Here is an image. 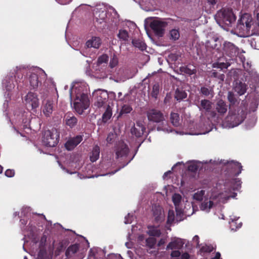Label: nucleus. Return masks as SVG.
I'll use <instances>...</instances> for the list:
<instances>
[{"instance_id": "1", "label": "nucleus", "mask_w": 259, "mask_h": 259, "mask_svg": "<svg viewBox=\"0 0 259 259\" xmlns=\"http://www.w3.org/2000/svg\"><path fill=\"white\" fill-rule=\"evenodd\" d=\"M129 148L128 146L123 142L119 143L115 150L116 158L121 159V160H123V161L120 162L121 165L119 166V167L117 169L112 171L111 174H114L119 169L127 165L131 161L132 159H129L127 158Z\"/></svg>"}, {"instance_id": "2", "label": "nucleus", "mask_w": 259, "mask_h": 259, "mask_svg": "<svg viewBox=\"0 0 259 259\" xmlns=\"http://www.w3.org/2000/svg\"><path fill=\"white\" fill-rule=\"evenodd\" d=\"M246 112L241 108L232 111L230 110L226 118V122L230 126L235 127L241 123L246 118Z\"/></svg>"}, {"instance_id": "3", "label": "nucleus", "mask_w": 259, "mask_h": 259, "mask_svg": "<svg viewBox=\"0 0 259 259\" xmlns=\"http://www.w3.org/2000/svg\"><path fill=\"white\" fill-rule=\"evenodd\" d=\"M60 133L56 128L45 131L43 134L42 142L43 144L48 147H55L59 142Z\"/></svg>"}, {"instance_id": "4", "label": "nucleus", "mask_w": 259, "mask_h": 259, "mask_svg": "<svg viewBox=\"0 0 259 259\" xmlns=\"http://www.w3.org/2000/svg\"><path fill=\"white\" fill-rule=\"evenodd\" d=\"M146 115L149 121L155 123H161L162 126H158L157 127L158 131H165L167 130L166 126H164V123L166 122L163 113L159 110L156 109H150L146 112ZM166 123L165 125H166Z\"/></svg>"}, {"instance_id": "5", "label": "nucleus", "mask_w": 259, "mask_h": 259, "mask_svg": "<svg viewBox=\"0 0 259 259\" xmlns=\"http://www.w3.org/2000/svg\"><path fill=\"white\" fill-rule=\"evenodd\" d=\"M89 100L87 94L82 93L79 96L76 95L74 103V108L78 113L81 114L84 110L89 107Z\"/></svg>"}, {"instance_id": "6", "label": "nucleus", "mask_w": 259, "mask_h": 259, "mask_svg": "<svg viewBox=\"0 0 259 259\" xmlns=\"http://www.w3.org/2000/svg\"><path fill=\"white\" fill-rule=\"evenodd\" d=\"M252 24L253 21L251 15L248 13H245L241 16L239 20L237 28L247 33L249 31Z\"/></svg>"}, {"instance_id": "7", "label": "nucleus", "mask_w": 259, "mask_h": 259, "mask_svg": "<svg viewBox=\"0 0 259 259\" xmlns=\"http://www.w3.org/2000/svg\"><path fill=\"white\" fill-rule=\"evenodd\" d=\"M93 96L96 98L94 105L97 107H104L108 105L107 102L108 95L106 92L100 90H97L94 93Z\"/></svg>"}, {"instance_id": "8", "label": "nucleus", "mask_w": 259, "mask_h": 259, "mask_svg": "<svg viewBox=\"0 0 259 259\" xmlns=\"http://www.w3.org/2000/svg\"><path fill=\"white\" fill-rule=\"evenodd\" d=\"M167 25V23L165 21L154 20L150 23V26L156 35L161 37L164 33V29Z\"/></svg>"}, {"instance_id": "9", "label": "nucleus", "mask_w": 259, "mask_h": 259, "mask_svg": "<svg viewBox=\"0 0 259 259\" xmlns=\"http://www.w3.org/2000/svg\"><path fill=\"white\" fill-rule=\"evenodd\" d=\"M197 106L200 111L208 113L211 118H215L218 116L215 111L211 110L212 103L210 100L207 99L201 100L200 104Z\"/></svg>"}, {"instance_id": "10", "label": "nucleus", "mask_w": 259, "mask_h": 259, "mask_svg": "<svg viewBox=\"0 0 259 259\" xmlns=\"http://www.w3.org/2000/svg\"><path fill=\"white\" fill-rule=\"evenodd\" d=\"M25 101L26 106L31 109L36 108L39 106V100L36 94L29 92L25 96Z\"/></svg>"}, {"instance_id": "11", "label": "nucleus", "mask_w": 259, "mask_h": 259, "mask_svg": "<svg viewBox=\"0 0 259 259\" xmlns=\"http://www.w3.org/2000/svg\"><path fill=\"white\" fill-rule=\"evenodd\" d=\"M222 21L227 26H231L236 20V16L231 10H224L221 14Z\"/></svg>"}, {"instance_id": "12", "label": "nucleus", "mask_w": 259, "mask_h": 259, "mask_svg": "<svg viewBox=\"0 0 259 259\" xmlns=\"http://www.w3.org/2000/svg\"><path fill=\"white\" fill-rule=\"evenodd\" d=\"M244 70V76H245V81H249L252 78H256L258 77V75L256 71L251 68L250 63L246 62L243 64Z\"/></svg>"}, {"instance_id": "13", "label": "nucleus", "mask_w": 259, "mask_h": 259, "mask_svg": "<svg viewBox=\"0 0 259 259\" xmlns=\"http://www.w3.org/2000/svg\"><path fill=\"white\" fill-rule=\"evenodd\" d=\"M95 17L96 25L100 28H104L106 26L107 12L104 11L96 12Z\"/></svg>"}, {"instance_id": "14", "label": "nucleus", "mask_w": 259, "mask_h": 259, "mask_svg": "<svg viewBox=\"0 0 259 259\" xmlns=\"http://www.w3.org/2000/svg\"><path fill=\"white\" fill-rule=\"evenodd\" d=\"M227 110L228 106L226 102L222 99H220L217 102L213 111H215L218 115V116L215 118H219L220 116H224L227 112Z\"/></svg>"}, {"instance_id": "15", "label": "nucleus", "mask_w": 259, "mask_h": 259, "mask_svg": "<svg viewBox=\"0 0 259 259\" xmlns=\"http://www.w3.org/2000/svg\"><path fill=\"white\" fill-rule=\"evenodd\" d=\"M223 50L224 53L230 57L236 56L238 54V48L230 42H224Z\"/></svg>"}, {"instance_id": "16", "label": "nucleus", "mask_w": 259, "mask_h": 259, "mask_svg": "<svg viewBox=\"0 0 259 259\" xmlns=\"http://www.w3.org/2000/svg\"><path fill=\"white\" fill-rule=\"evenodd\" d=\"M82 140V136L77 135L73 138L69 139L65 144V147L68 150H73Z\"/></svg>"}, {"instance_id": "17", "label": "nucleus", "mask_w": 259, "mask_h": 259, "mask_svg": "<svg viewBox=\"0 0 259 259\" xmlns=\"http://www.w3.org/2000/svg\"><path fill=\"white\" fill-rule=\"evenodd\" d=\"M145 130V127L141 121H137L136 124L132 127L131 133L137 137H141Z\"/></svg>"}, {"instance_id": "18", "label": "nucleus", "mask_w": 259, "mask_h": 259, "mask_svg": "<svg viewBox=\"0 0 259 259\" xmlns=\"http://www.w3.org/2000/svg\"><path fill=\"white\" fill-rule=\"evenodd\" d=\"M153 214L156 223L161 222L164 220V214L161 207L155 205L152 208Z\"/></svg>"}, {"instance_id": "19", "label": "nucleus", "mask_w": 259, "mask_h": 259, "mask_svg": "<svg viewBox=\"0 0 259 259\" xmlns=\"http://www.w3.org/2000/svg\"><path fill=\"white\" fill-rule=\"evenodd\" d=\"M227 166L228 168H231L232 170V175L234 176H238L242 171V166L240 163L237 161H231L228 162Z\"/></svg>"}, {"instance_id": "20", "label": "nucleus", "mask_w": 259, "mask_h": 259, "mask_svg": "<svg viewBox=\"0 0 259 259\" xmlns=\"http://www.w3.org/2000/svg\"><path fill=\"white\" fill-rule=\"evenodd\" d=\"M65 124L70 128L74 127L77 123L78 120L71 112L67 113L64 117Z\"/></svg>"}, {"instance_id": "21", "label": "nucleus", "mask_w": 259, "mask_h": 259, "mask_svg": "<svg viewBox=\"0 0 259 259\" xmlns=\"http://www.w3.org/2000/svg\"><path fill=\"white\" fill-rule=\"evenodd\" d=\"M185 242L181 238H175L167 245V249H180L183 246Z\"/></svg>"}, {"instance_id": "22", "label": "nucleus", "mask_w": 259, "mask_h": 259, "mask_svg": "<svg viewBox=\"0 0 259 259\" xmlns=\"http://www.w3.org/2000/svg\"><path fill=\"white\" fill-rule=\"evenodd\" d=\"M101 44V39L98 37H93L86 42V46L88 48H94L96 49H98Z\"/></svg>"}, {"instance_id": "23", "label": "nucleus", "mask_w": 259, "mask_h": 259, "mask_svg": "<svg viewBox=\"0 0 259 259\" xmlns=\"http://www.w3.org/2000/svg\"><path fill=\"white\" fill-rule=\"evenodd\" d=\"M30 85L31 89H36L40 82L38 80V75L35 73H31L29 77Z\"/></svg>"}, {"instance_id": "24", "label": "nucleus", "mask_w": 259, "mask_h": 259, "mask_svg": "<svg viewBox=\"0 0 259 259\" xmlns=\"http://www.w3.org/2000/svg\"><path fill=\"white\" fill-rule=\"evenodd\" d=\"M53 101L47 100L43 108L44 114L47 117L50 116L53 112Z\"/></svg>"}, {"instance_id": "25", "label": "nucleus", "mask_w": 259, "mask_h": 259, "mask_svg": "<svg viewBox=\"0 0 259 259\" xmlns=\"http://www.w3.org/2000/svg\"><path fill=\"white\" fill-rule=\"evenodd\" d=\"M172 202L176 206V210L177 212V215H181V214L183 215V213L182 210H178V206L180 205V203L181 201L182 197L179 194L175 193L172 197Z\"/></svg>"}, {"instance_id": "26", "label": "nucleus", "mask_w": 259, "mask_h": 259, "mask_svg": "<svg viewBox=\"0 0 259 259\" xmlns=\"http://www.w3.org/2000/svg\"><path fill=\"white\" fill-rule=\"evenodd\" d=\"M104 108L105 109V111L102 115V119L104 123H106L112 117V110L109 104Z\"/></svg>"}, {"instance_id": "27", "label": "nucleus", "mask_w": 259, "mask_h": 259, "mask_svg": "<svg viewBox=\"0 0 259 259\" xmlns=\"http://www.w3.org/2000/svg\"><path fill=\"white\" fill-rule=\"evenodd\" d=\"M100 153L99 146L98 145L94 146L90 156L91 161L93 162L96 161L99 158Z\"/></svg>"}, {"instance_id": "28", "label": "nucleus", "mask_w": 259, "mask_h": 259, "mask_svg": "<svg viewBox=\"0 0 259 259\" xmlns=\"http://www.w3.org/2000/svg\"><path fill=\"white\" fill-rule=\"evenodd\" d=\"M79 250V245L74 244L69 246L66 250L65 255L67 257H70L73 254L76 253Z\"/></svg>"}, {"instance_id": "29", "label": "nucleus", "mask_w": 259, "mask_h": 259, "mask_svg": "<svg viewBox=\"0 0 259 259\" xmlns=\"http://www.w3.org/2000/svg\"><path fill=\"white\" fill-rule=\"evenodd\" d=\"M132 44L134 47L141 51H144L146 49L147 46L145 42L141 39L135 38L133 39Z\"/></svg>"}, {"instance_id": "30", "label": "nucleus", "mask_w": 259, "mask_h": 259, "mask_svg": "<svg viewBox=\"0 0 259 259\" xmlns=\"http://www.w3.org/2000/svg\"><path fill=\"white\" fill-rule=\"evenodd\" d=\"M235 91L237 92L239 95L241 96L244 95L247 90V85L245 83L240 81L237 83L235 88Z\"/></svg>"}, {"instance_id": "31", "label": "nucleus", "mask_w": 259, "mask_h": 259, "mask_svg": "<svg viewBox=\"0 0 259 259\" xmlns=\"http://www.w3.org/2000/svg\"><path fill=\"white\" fill-rule=\"evenodd\" d=\"M213 205V202L212 201L206 199L201 203L200 207L202 210L209 211L210 209L212 208Z\"/></svg>"}, {"instance_id": "32", "label": "nucleus", "mask_w": 259, "mask_h": 259, "mask_svg": "<svg viewBox=\"0 0 259 259\" xmlns=\"http://www.w3.org/2000/svg\"><path fill=\"white\" fill-rule=\"evenodd\" d=\"M200 93L205 97L210 96L211 98L213 97L214 92L212 89L208 88L205 87H202L200 88Z\"/></svg>"}, {"instance_id": "33", "label": "nucleus", "mask_w": 259, "mask_h": 259, "mask_svg": "<svg viewBox=\"0 0 259 259\" xmlns=\"http://www.w3.org/2000/svg\"><path fill=\"white\" fill-rule=\"evenodd\" d=\"M170 121L175 126H178L180 124V117L178 113H171L170 114Z\"/></svg>"}, {"instance_id": "34", "label": "nucleus", "mask_w": 259, "mask_h": 259, "mask_svg": "<svg viewBox=\"0 0 259 259\" xmlns=\"http://www.w3.org/2000/svg\"><path fill=\"white\" fill-rule=\"evenodd\" d=\"M187 97L186 93L178 89L176 90L175 98L177 101H181Z\"/></svg>"}, {"instance_id": "35", "label": "nucleus", "mask_w": 259, "mask_h": 259, "mask_svg": "<svg viewBox=\"0 0 259 259\" xmlns=\"http://www.w3.org/2000/svg\"><path fill=\"white\" fill-rule=\"evenodd\" d=\"M159 83H155L152 87V90L151 93V96L154 99H157L158 95L159 93Z\"/></svg>"}, {"instance_id": "36", "label": "nucleus", "mask_w": 259, "mask_h": 259, "mask_svg": "<svg viewBox=\"0 0 259 259\" xmlns=\"http://www.w3.org/2000/svg\"><path fill=\"white\" fill-rule=\"evenodd\" d=\"M132 110V108L130 105H124L122 108L121 109L119 113V115H118L117 118L120 117L121 115H122L124 114H127L131 112Z\"/></svg>"}, {"instance_id": "37", "label": "nucleus", "mask_w": 259, "mask_h": 259, "mask_svg": "<svg viewBox=\"0 0 259 259\" xmlns=\"http://www.w3.org/2000/svg\"><path fill=\"white\" fill-rule=\"evenodd\" d=\"M118 64V58L117 56L113 54L111 57V59L109 62V67L111 68H113L116 67Z\"/></svg>"}, {"instance_id": "38", "label": "nucleus", "mask_w": 259, "mask_h": 259, "mask_svg": "<svg viewBox=\"0 0 259 259\" xmlns=\"http://www.w3.org/2000/svg\"><path fill=\"white\" fill-rule=\"evenodd\" d=\"M231 187L233 189H237L241 185V181L239 179L232 178L230 180Z\"/></svg>"}, {"instance_id": "39", "label": "nucleus", "mask_w": 259, "mask_h": 259, "mask_svg": "<svg viewBox=\"0 0 259 259\" xmlns=\"http://www.w3.org/2000/svg\"><path fill=\"white\" fill-rule=\"evenodd\" d=\"M108 61V56L106 54H103L100 56L97 61V65L100 66L102 64H106Z\"/></svg>"}, {"instance_id": "40", "label": "nucleus", "mask_w": 259, "mask_h": 259, "mask_svg": "<svg viewBox=\"0 0 259 259\" xmlns=\"http://www.w3.org/2000/svg\"><path fill=\"white\" fill-rule=\"evenodd\" d=\"M218 41V39H214L211 40H208L207 42V47H209L213 49L219 50L220 45L217 44V42Z\"/></svg>"}, {"instance_id": "41", "label": "nucleus", "mask_w": 259, "mask_h": 259, "mask_svg": "<svg viewBox=\"0 0 259 259\" xmlns=\"http://www.w3.org/2000/svg\"><path fill=\"white\" fill-rule=\"evenodd\" d=\"M170 38L176 40H178L180 37V33L177 29H172L169 32Z\"/></svg>"}, {"instance_id": "42", "label": "nucleus", "mask_w": 259, "mask_h": 259, "mask_svg": "<svg viewBox=\"0 0 259 259\" xmlns=\"http://www.w3.org/2000/svg\"><path fill=\"white\" fill-rule=\"evenodd\" d=\"M205 191L204 190H201L195 193L193 195L194 199L201 201L203 200V196L204 195Z\"/></svg>"}, {"instance_id": "43", "label": "nucleus", "mask_w": 259, "mask_h": 259, "mask_svg": "<svg viewBox=\"0 0 259 259\" xmlns=\"http://www.w3.org/2000/svg\"><path fill=\"white\" fill-rule=\"evenodd\" d=\"M227 98L231 105H235L237 101L234 93L232 92H228Z\"/></svg>"}, {"instance_id": "44", "label": "nucleus", "mask_w": 259, "mask_h": 259, "mask_svg": "<svg viewBox=\"0 0 259 259\" xmlns=\"http://www.w3.org/2000/svg\"><path fill=\"white\" fill-rule=\"evenodd\" d=\"M148 234L150 236L159 237L161 235V232L159 229H156L154 228H152L149 229Z\"/></svg>"}, {"instance_id": "45", "label": "nucleus", "mask_w": 259, "mask_h": 259, "mask_svg": "<svg viewBox=\"0 0 259 259\" xmlns=\"http://www.w3.org/2000/svg\"><path fill=\"white\" fill-rule=\"evenodd\" d=\"M146 244L150 248H153L156 244V239L154 237H149L146 240Z\"/></svg>"}, {"instance_id": "46", "label": "nucleus", "mask_w": 259, "mask_h": 259, "mask_svg": "<svg viewBox=\"0 0 259 259\" xmlns=\"http://www.w3.org/2000/svg\"><path fill=\"white\" fill-rule=\"evenodd\" d=\"M116 138V135L113 133L110 132L108 134L106 138V141L107 143L111 144L113 143Z\"/></svg>"}, {"instance_id": "47", "label": "nucleus", "mask_w": 259, "mask_h": 259, "mask_svg": "<svg viewBox=\"0 0 259 259\" xmlns=\"http://www.w3.org/2000/svg\"><path fill=\"white\" fill-rule=\"evenodd\" d=\"M118 36L120 39H121L123 40H126L128 37V34L126 30H120L118 34Z\"/></svg>"}, {"instance_id": "48", "label": "nucleus", "mask_w": 259, "mask_h": 259, "mask_svg": "<svg viewBox=\"0 0 259 259\" xmlns=\"http://www.w3.org/2000/svg\"><path fill=\"white\" fill-rule=\"evenodd\" d=\"M175 220V213L174 210H169L168 212L167 221L168 224H171Z\"/></svg>"}, {"instance_id": "49", "label": "nucleus", "mask_w": 259, "mask_h": 259, "mask_svg": "<svg viewBox=\"0 0 259 259\" xmlns=\"http://www.w3.org/2000/svg\"><path fill=\"white\" fill-rule=\"evenodd\" d=\"M16 73L15 75V77L16 78V81L17 82L18 81V79H19V81L20 82L21 80L23 78V74L22 73V71L20 68H18V67L16 68Z\"/></svg>"}, {"instance_id": "50", "label": "nucleus", "mask_w": 259, "mask_h": 259, "mask_svg": "<svg viewBox=\"0 0 259 259\" xmlns=\"http://www.w3.org/2000/svg\"><path fill=\"white\" fill-rule=\"evenodd\" d=\"M182 71L184 72L185 73L188 74L189 75L195 74L197 72L196 69H191L187 67L183 68L182 69Z\"/></svg>"}, {"instance_id": "51", "label": "nucleus", "mask_w": 259, "mask_h": 259, "mask_svg": "<svg viewBox=\"0 0 259 259\" xmlns=\"http://www.w3.org/2000/svg\"><path fill=\"white\" fill-rule=\"evenodd\" d=\"M198 169V165L194 162L190 163L188 166V170L191 172H195L197 171Z\"/></svg>"}, {"instance_id": "52", "label": "nucleus", "mask_w": 259, "mask_h": 259, "mask_svg": "<svg viewBox=\"0 0 259 259\" xmlns=\"http://www.w3.org/2000/svg\"><path fill=\"white\" fill-rule=\"evenodd\" d=\"M213 247L211 245H207L203 246L200 249L201 252L207 253L211 252V251H213Z\"/></svg>"}, {"instance_id": "53", "label": "nucleus", "mask_w": 259, "mask_h": 259, "mask_svg": "<svg viewBox=\"0 0 259 259\" xmlns=\"http://www.w3.org/2000/svg\"><path fill=\"white\" fill-rule=\"evenodd\" d=\"M47 237L46 235H43L41 236L40 240V242H39L40 247H45V246L46 245V243L47 242Z\"/></svg>"}, {"instance_id": "54", "label": "nucleus", "mask_w": 259, "mask_h": 259, "mask_svg": "<svg viewBox=\"0 0 259 259\" xmlns=\"http://www.w3.org/2000/svg\"><path fill=\"white\" fill-rule=\"evenodd\" d=\"M213 67H217L219 68H220L221 69H222L223 68H227L228 67V65L225 63H217L214 64L213 65Z\"/></svg>"}, {"instance_id": "55", "label": "nucleus", "mask_w": 259, "mask_h": 259, "mask_svg": "<svg viewBox=\"0 0 259 259\" xmlns=\"http://www.w3.org/2000/svg\"><path fill=\"white\" fill-rule=\"evenodd\" d=\"M15 175V171L13 169H7L5 171V175L8 177H12Z\"/></svg>"}, {"instance_id": "56", "label": "nucleus", "mask_w": 259, "mask_h": 259, "mask_svg": "<svg viewBox=\"0 0 259 259\" xmlns=\"http://www.w3.org/2000/svg\"><path fill=\"white\" fill-rule=\"evenodd\" d=\"M39 252H38V256L40 257H43L45 255L47 254V252L45 249L43 248V247H40Z\"/></svg>"}, {"instance_id": "57", "label": "nucleus", "mask_w": 259, "mask_h": 259, "mask_svg": "<svg viewBox=\"0 0 259 259\" xmlns=\"http://www.w3.org/2000/svg\"><path fill=\"white\" fill-rule=\"evenodd\" d=\"M181 255V252L179 250H174L171 253V256L172 257H177L180 256Z\"/></svg>"}, {"instance_id": "58", "label": "nucleus", "mask_w": 259, "mask_h": 259, "mask_svg": "<svg viewBox=\"0 0 259 259\" xmlns=\"http://www.w3.org/2000/svg\"><path fill=\"white\" fill-rule=\"evenodd\" d=\"M58 3L61 5H66L70 3L71 0H56Z\"/></svg>"}, {"instance_id": "59", "label": "nucleus", "mask_w": 259, "mask_h": 259, "mask_svg": "<svg viewBox=\"0 0 259 259\" xmlns=\"http://www.w3.org/2000/svg\"><path fill=\"white\" fill-rule=\"evenodd\" d=\"M258 103L257 100H255L254 102H252L251 103V107L253 105L254 106V109H252L253 111H254L255 110V109L257 107Z\"/></svg>"}, {"instance_id": "60", "label": "nucleus", "mask_w": 259, "mask_h": 259, "mask_svg": "<svg viewBox=\"0 0 259 259\" xmlns=\"http://www.w3.org/2000/svg\"><path fill=\"white\" fill-rule=\"evenodd\" d=\"M219 74H220V73H219L218 72H217L215 70H213L211 76V77L218 78Z\"/></svg>"}, {"instance_id": "61", "label": "nucleus", "mask_w": 259, "mask_h": 259, "mask_svg": "<svg viewBox=\"0 0 259 259\" xmlns=\"http://www.w3.org/2000/svg\"><path fill=\"white\" fill-rule=\"evenodd\" d=\"M165 243V239H163V238H161L159 241H158V246L160 247L161 246V245H163Z\"/></svg>"}, {"instance_id": "62", "label": "nucleus", "mask_w": 259, "mask_h": 259, "mask_svg": "<svg viewBox=\"0 0 259 259\" xmlns=\"http://www.w3.org/2000/svg\"><path fill=\"white\" fill-rule=\"evenodd\" d=\"M218 78L220 79L221 81H224L225 78V75L223 73L220 74L218 77Z\"/></svg>"}, {"instance_id": "63", "label": "nucleus", "mask_w": 259, "mask_h": 259, "mask_svg": "<svg viewBox=\"0 0 259 259\" xmlns=\"http://www.w3.org/2000/svg\"><path fill=\"white\" fill-rule=\"evenodd\" d=\"M207 2L212 5H214L217 3V0H207Z\"/></svg>"}, {"instance_id": "64", "label": "nucleus", "mask_w": 259, "mask_h": 259, "mask_svg": "<svg viewBox=\"0 0 259 259\" xmlns=\"http://www.w3.org/2000/svg\"><path fill=\"white\" fill-rule=\"evenodd\" d=\"M182 259H189V255L188 253L184 254L182 255Z\"/></svg>"}]
</instances>
